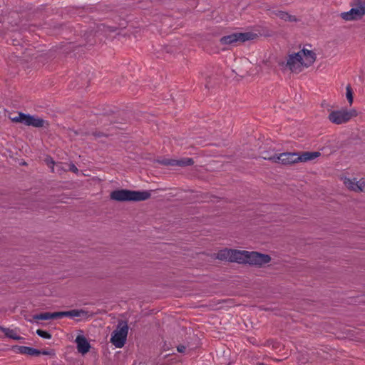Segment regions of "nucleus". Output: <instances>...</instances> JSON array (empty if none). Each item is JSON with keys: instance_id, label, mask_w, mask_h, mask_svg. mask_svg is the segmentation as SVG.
<instances>
[{"instance_id": "nucleus-2", "label": "nucleus", "mask_w": 365, "mask_h": 365, "mask_svg": "<svg viewBox=\"0 0 365 365\" xmlns=\"http://www.w3.org/2000/svg\"><path fill=\"white\" fill-rule=\"evenodd\" d=\"M150 197L148 191H133L128 190H114L110 193V198L116 201H143Z\"/></svg>"}, {"instance_id": "nucleus-25", "label": "nucleus", "mask_w": 365, "mask_h": 365, "mask_svg": "<svg viewBox=\"0 0 365 365\" xmlns=\"http://www.w3.org/2000/svg\"><path fill=\"white\" fill-rule=\"evenodd\" d=\"M41 354H43V355H53L54 353H53V351L52 350L48 351V350L43 349V350H40V355Z\"/></svg>"}, {"instance_id": "nucleus-9", "label": "nucleus", "mask_w": 365, "mask_h": 365, "mask_svg": "<svg viewBox=\"0 0 365 365\" xmlns=\"http://www.w3.org/2000/svg\"><path fill=\"white\" fill-rule=\"evenodd\" d=\"M247 259L245 263L259 266L269 262L271 259L269 255L260 254L257 252H247Z\"/></svg>"}, {"instance_id": "nucleus-1", "label": "nucleus", "mask_w": 365, "mask_h": 365, "mask_svg": "<svg viewBox=\"0 0 365 365\" xmlns=\"http://www.w3.org/2000/svg\"><path fill=\"white\" fill-rule=\"evenodd\" d=\"M315 59L316 56L313 51L304 48L297 53L289 54L287 56L285 66L291 72L299 73L303 68L310 66Z\"/></svg>"}, {"instance_id": "nucleus-14", "label": "nucleus", "mask_w": 365, "mask_h": 365, "mask_svg": "<svg viewBox=\"0 0 365 365\" xmlns=\"http://www.w3.org/2000/svg\"><path fill=\"white\" fill-rule=\"evenodd\" d=\"M248 251H240L232 250L231 262H235L238 263H245L247 260V255Z\"/></svg>"}, {"instance_id": "nucleus-12", "label": "nucleus", "mask_w": 365, "mask_h": 365, "mask_svg": "<svg viewBox=\"0 0 365 365\" xmlns=\"http://www.w3.org/2000/svg\"><path fill=\"white\" fill-rule=\"evenodd\" d=\"M75 342L77 345L78 352L83 355L88 353L91 347L90 343L83 335H78Z\"/></svg>"}, {"instance_id": "nucleus-24", "label": "nucleus", "mask_w": 365, "mask_h": 365, "mask_svg": "<svg viewBox=\"0 0 365 365\" xmlns=\"http://www.w3.org/2000/svg\"><path fill=\"white\" fill-rule=\"evenodd\" d=\"M45 162L47 164L48 166L51 167L52 169H53V165L55 164V162L53 161V158L51 157H47L45 159Z\"/></svg>"}, {"instance_id": "nucleus-13", "label": "nucleus", "mask_w": 365, "mask_h": 365, "mask_svg": "<svg viewBox=\"0 0 365 365\" xmlns=\"http://www.w3.org/2000/svg\"><path fill=\"white\" fill-rule=\"evenodd\" d=\"M12 350L14 352L21 354H26L34 356H38L40 355L39 349L29 346L15 345L13 346Z\"/></svg>"}, {"instance_id": "nucleus-23", "label": "nucleus", "mask_w": 365, "mask_h": 365, "mask_svg": "<svg viewBox=\"0 0 365 365\" xmlns=\"http://www.w3.org/2000/svg\"><path fill=\"white\" fill-rule=\"evenodd\" d=\"M357 190L365 192V178L358 180Z\"/></svg>"}, {"instance_id": "nucleus-3", "label": "nucleus", "mask_w": 365, "mask_h": 365, "mask_svg": "<svg viewBox=\"0 0 365 365\" xmlns=\"http://www.w3.org/2000/svg\"><path fill=\"white\" fill-rule=\"evenodd\" d=\"M9 118L13 123H19L34 128H48L49 125L47 120L38 116L26 114L22 112H19L16 116L9 115Z\"/></svg>"}, {"instance_id": "nucleus-7", "label": "nucleus", "mask_w": 365, "mask_h": 365, "mask_svg": "<svg viewBox=\"0 0 365 365\" xmlns=\"http://www.w3.org/2000/svg\"><path fill=\"white\" fill-rule=\"evenodd\" d=\"M365 14V0H356L355 7L349 11L341 14V17L346 21H351Z\"/></svg>"}, {"instance_id": "nucleus-8", "label": "nucleus", "mask_w": 365, "mask_h": 365, "mask_svg": "<svg viewBox=\"0 0 365 365\" xmlns=\"http://www.w3.org/2000/svg\"><path fill=\"white\" fill-rule=\"evenodd\" d=\"M264 159L272 160L274 163H281L284 165H289L299 162V155L297 153H283L279 155L263 156Z\"/></svg>"}, {"instance_id": "nucleus-10", "label": "nucleus", "mask_w": 365, "mask_h": 365, "mask_svg": "<svg viewBox=\"0 0 365 365\" xmlns=\"http://www.w3.org/2000/svg\"><path fill=\"white\" fill-rule=\"evenodd\" d=\"M59 319L68 317L71 318L78 317L76 321H80L83 319H87L89 317L88 312L85 311L83 309H71L69 311L65 312H58Z\"/></svg>"}, {"instance_id": "nucleus-4", "label": "nucleus", "mask_w": 365, "mask_h": 365, "mask_svg": "<svg viewBox=\"0 0 365 365\" xmlns=\"http://www.w3.org/2000/svg\"><path fill=\"white\" fill-rule=\"evenodd\" d=\"M128 332L127 324H120L113 332L110 341L117 348L123 347L126 341Z\"/></svg>"}, {"instance_id": "nucleus-18", "label": "nucleus", "mask_w": 365, "mask_h": 365, "mask_svg": "<svg viewBox=\"0 0 365 365\" xmlns=\"http://www.w3.org/2000/svg\"><path fill=\"white\" fill-rule=\"evenodd\" d=\"M232 253V250L230 249H225L220 250L217 254V258L220 260H227L231 262V256Z\"/></svg>"}, {"instance_id": "nucleus-27", "label": "nucleus", "mask_w": 365, "mask_h": 365, "mask_svg": "<svg viewBox=\"0 0 365 365\" xmlns=\"http://www.w3.org/2000/svg\"><path fill=\"white\" fill-rule=\"evenodd\" d=\"M186 349V347L184 346V345H179L178 347H177V350L178 352H180V353H182L185 351Z\"/></svg>"}, {"instance_id": "nucleus-17", "label": "nucleus", "mask_w": 365, "mask_h": 365, "mask_svg": "<svg viewBox=\"0 0 365 365\" xmlns=\"http://www.w3.org/2000/svg\"><path fill=\"white\" fill-rule=\"evenodd\" d=\"M320 153L319 152H304L299 155V161L306 162L308 160H314L319 157Z\"/></svg>"}, {"instance_id": "nucleus-16", "label": "nucleus", "mask_w": 365, "mask_h": 365, "mask_svg": "<svg viewBox=\"0 0 365 365\" xmlns=\"http://www.w3.org/2000/svg\"><path fill=\"white\" fill-rule=\"evenodd\" d=\"M0 330L3 333H4L6 336H7L8 338H10V339H14V340H17V341L24 340V338L19 336L16 334V331L15 330H14V329H11L9 328H4V327H2L0 326Z\"/></svg>"}, {"instance_id": "nucleus-26", "label": "nucleus", "mask_w": 365, "mask_h": 365, "mask_svg": "<svg viewBox=\"0 0 365 365\" xmlns=\"http://www.w3.org/2000/svg\"><path fill=\"white\" fill-rule=\"evenodd\" d=\"M68 170L70 171H72L73 173H77L78 171V168H76V166L73 164V163H71L68 165Z\"/></svg>"}, {"instance_id": "nucleus-6", "label": "nucleus", "mask_w": 365, "mask_h": 365, "mask_svg": "<svg viewBox=\"0 0 365 365\" xmlns=\"http://www.w3.org/2000/svg\"><path fill=\"white\" fill-rule=\"evenodd\" d=\"M354 115L353 111L342 109L331 111L328 118L332 123L339 125L348 122Z\"/></svg>"}, {"instance_id": "nucleus-20", "label": "nucleus", "mask_w": 365, "mask_h": 365, "mask_svg": "<svg viewBox=\"0 0 365 365\" xmlns=\"http://www.w3.org/2000/svg\"><path fill=\"white\" fill-rule=\"evenodd\" d=\"M344 183L346 185V187L349 189L354 190V191H358L357 190V185H358V181L356 180L355 178L354 179H349V178H344Z\"/></svg>"}, {"instance_id": "nucleus-15", "label": "nucleus", "mask_w": 365, "mask_h": 365, "mask_svg": "<svg viewBox=\"0 0 365 365\" xmlns=\"http://www.w3.org/2000/svg\"><path fill=\"white\" fill-rule=\"evenodd\" d=\"M34 320H49L59 319L58 312H43L33 316Z\"/></svg>"}, {"instance_id": "nucleus-21", "label": "nucleus", "mask_w": 365, "mask_h": 365, "mask_svg": "<svg viewBox=\"0 0 365 365\" xmlns=\"http://www.w3.org/2000/svg\"><path fill=\"white\" fill-rule=\"evenodd\" d=\"M36 334L43 339H50L51 338V334L50 333L42 329H37Z\"/></svg>"}, {"instance_id": "nucleus-22", "label": "nucleus", "mask_w": 365, "mask_h": 365, "mask_svg": "<svg viewBox=\"0 0 365 365\" xmlns=\"http://www.w3.org/2000/svg\"><path fill=\"white\" fill-rule=\"evenodd\" d=\"M346 98L349 104L353 103V93L349 85L346 86Z\"/></svg>"}, {"instance_id": "nucleus-5", "label": "nucleus", "mask_w": 365, "mask_h": 365, "mask_svg": "<svg viewBox=\"0 0 365 365\" xmlns=\"http://www.w3.org/2000/svg\"><path fill=\"white\" fill-rule=\"evenodd\" d=\"M255 34L251 32L245 33H234L221 38L220 42L222 44L231 45L237 42H245L253 39Z\"/></svg>"}, {"instance_id": "nucleus-11", "label": "nucleus", "mask_w": 365, "mask_h": 365, "mask_svg": "<svg viewBox=\"0 0 365 365\" xmlns=\"http://www.w3.org/2000/svg\"><path fill=\"white\" fill-rule=\"evenodd\" d=\"M160 163L165 165L184 167L193 164V160L190 158L181 159H163Z\"/></svg>"}, {"instance_id": "nucleus-19", "label": "nucleus", "mask_w": 365, "mask_h": 365, "mask_svg": "<svg viewBox=\"0 0 365 365\" xmlns=\"http://www.w3.org/2000/svg\"><path fill=\"white\" fill-rule=\"evenodd\" d=\"M276 16L279 17L280 19L288 21H296L294 16H292L287 14V12L282 11H277L274 13Z\"/></svg>"}]
</instances>
